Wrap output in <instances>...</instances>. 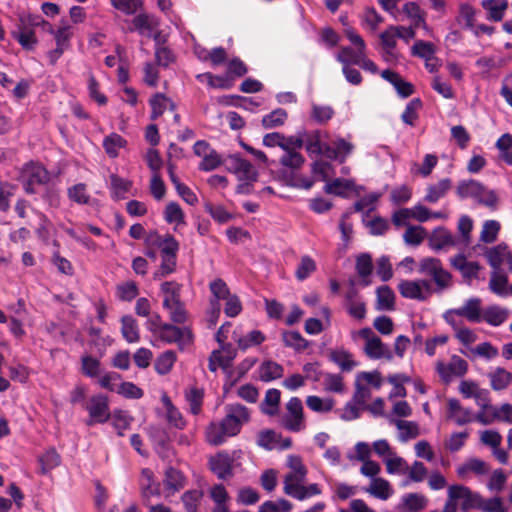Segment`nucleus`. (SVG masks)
I'll return each instance as SVG.
<instances>
[{"mask_svg":"<svg viewBox=\"0 0 512 512\" xmlns=\"http://www.w3.org/2000/svg\"><path fill=\"white\" fill-rule=\"evenodd\" d=\"M355 335L365 340L364 352L370 359L387 358L392 359L393 355L381 339L376 336L369 327L360 329Z\"/></svg>","mask_w":512,"mask_h":512,"instance_id":"6","label":"nucleus"},{"mask_svg":"<svg viewBox=\"0 0 512 512\" xmlns=\"http://www.w3.org/2000/svg\"><path fill=\"white\" fill-rule=\"evenodd\" d=\"M204 497V492L200 489H191L183 493L181 501L186 512H199V507Z\"/></svg>","mask_w":512,"mask_h":512,"instance_id":"36","label":"nucleus"},{"mask_svg":"<svg viewBox=\"0 0 512 512\" xmlns=\"http://www.w3.org/2000/svg\"><path fill=\"white\" fill-rule=\"evenodd\" d=\"M135 29L143 35L152 36V33L158 28L159 21L156 17L149 14H138L132 21Z\"/></svg>","mask_w":512,"mask_h":512,"instance_id":"25","label":"nucleus"},{"mask_svg":"<svg viewBox=\"0 0 512 512\" xmlns=\"http://www.w3.org/2000/svg\"><path fill=\"white\" fill-rule=\"evenodd\" d=\"M288 118L286 110L277 108L262 117L261 123L265 129H273L284 125Z\"/></svg>","mask_w":512,"mask_h":512,"instance_id":"41","label":"nucleus"},{"mask_svg":"<svg viewBox=\"0 0 512 512\" xmlns=\"http://www.w3.org/2000/svg\"><path fill=\"white\" fill-rule=\"evenodd\" d=\"M292 504L285 499L266 501L259 507V512H290Z\"/></svg>","mask_w":512,"mask_h":512,"instance_id":"64","label":"nucleus"},{"mask_svg":"<svg viewBox=\"0 0 512 512\" xmlns=\"http://www.w3.org/2000/svg\"><path fill=\"white\" fill-rule=\"evenodd\" d=\"M391 423L399 429V439L403 442L416 438L419 434V428L415 422L394 419Z\"/></svg>","mask_w":512,"mask_h":512,"instance_id":"43","label":"nucleus"},{"mask_svg":"<svg viewBox=\"0 0 512 512\" xmlns=\"http://www.w3.org/2000/svg\"><path fill=\"white\" fill-rule=\"evenodd\" d=\"M111 5L126 15H133L142 8L141 0H110Z\"/></svg>","mask_w":512,"mask_h":512,"instance_id":"61","label":"nucleus"},{"mask_svg":"<svg viewBox=\"0 0 512 512\" xmlns=\"http://www.w3.org/2000/svg\"><path fill=\"white\" fill-rule=\"evenodd\" d=\"M354 186L353 181L336 178L325 185V192L338 196H344L345 193L351 190Z\"/></svg>","mask_w":512,"mask_h":512,"instance_id":"53","label":"nucleus"},{"mask_svg":"<svg viewBox=\"0 0 512 512\" xmlns=\"http://www.w3.org/2000/svg\"><path fill=\"white\" fill-rule=\"evenodd\" d=\"M508 277L494 272L489 281V289L498 296H508Z\"/></svg>","mask_w":512,"mask_h":512,"instance_id":"52","label":"nucleus"},{"mask_svg":"<svg viewBox=\"0 0 512 512\" xmlns=\"http://www.w3.org/2000/svg\"><path fill=\"white\" fill-rule=\"evenodd\" d=\"M304 146L311 158L324 156V148L326 143H322V133L315 130L309 133H304Z\"/></svg>","mask_w":512,"mask_h":512,"instance_id":"21","label":"nucleus"},{"mask_svg":"<svg viewBox=\"0 0 512 512\" xmlns=\"http://www.w3.org/2000/svg\"><path fill=\"white\" fill-rule=\"evenodd\" d=\"M387 472L389 474H401L408 471L409 467L405 459L394 452L390 457L384 459Z\"/></svg>","mask_w":512,"mask_h":512,"instance_id":"54","label":"nucleus"},{"mask_svg":"<svg viewBox=\"0 0 512 512\" xmlns=\"http://www.w3.org/2000/svg\"><path fill=\"white\" fill-rule=\"evenodd\" d=\"M422 106V102L419 98L412 99L405 107L401 115V119L408 125H414V121L418 117V111Z\"/></svg>","mask_w":512,"mask_h":512,"instance_id":"63","label":"nucleus"},{"mask_svg":"<svg viewBox=\"0 0 512 512\" xmlns=\"http://www.w3.org/2000/svg\"><path fill=\"white\" fill-rule=\"evenodd\" d=\"M161 402L164 406L166 413V420L172 427L176 429H184L186 427V421L182 415V413L178 410V408L172 403L171 399L166 393H163L161 396Z\"/></svg>","mask_w":512,"mask_h":512,"instance_id":"19","label":"nucleus"},{"mask_svg":"<svg viewBox=\"0 0 512 512\" xmlns=\"http://www.w3.org/2000/svg\"><path fill=\"white\" fill-rule=\"evenodd\" d=\"M376 294L378 310L390 311L394 309L395 294L389 286L383 285L378 287Z\"/></svg>","mask_w":512,"mask_h":512,"instance_id":"40","label":"nucleus"},{"mask_svg":"<svg viewBox=\"0 0 512 512\" xmlns=\"http://www.w3.org/2000/svg\"><path fill=\"white\" fill-rule=\"evenodd\" d=\"M205 436L207 442L214 446L223 444L227 438L231 437L230 435H226L225 429L221 422L210 423L206 429Z\"/></svg>","mask_w":512,"mask_h":512,"instance_id":"39","label":"nucleus"},{"mask_svg":"<svg viewBox=\"0 0 512 512\" xmlns=\"http://www.w3.org/2000/svg\"><path fill=\"white\" fill-rule=\"evenodd\" d=\"M224 163L227 169L237 175L240 180L256 181L257 171L248 160L242 158L239 154L227 156Z\"/></svg>","mask_w":512,"mask_h":512,"instance_id":"10","label":"nucleus"},{"mask_svg":"<svg viewBox=\"0 0 512 512\" xmlns=\"http://www.w3.org/2000/svg\"><path fill=\"white\" fill-rule=\"evenodd\" d=\"M281 393L278 389L271 388L266 391L265 398L260 405L262 413L274 416L278 413Z\"/></svg>","mask_w":512,"mask_h":512,"instance_id":"34","label":"nucleus"},{"mask_svg":"<svg viewBox=\"0 0 512 512\" xmlns=\"http://www.w3.org/2000/svg\"><path fill=\"white\" fill-rule=\"evenodd\" d=\"M482 7L488 11V18L493 21H501L508 7L507 0H483Z\"/></svg>","mask_w":512,"mask_h":512,"instance_id":"37","label":"nucleus"},{"mask_svg":"<svg viewBox=\"0 0 512 512\" xmlns=\"http://www.w3.org/2000/svg\"><path fill=\"white\" fill-rule=\"evenodd\" d=\"M468 364L466 360L459 356H453L448 364L439 362L437 372L445 382H450L453 377L463 376L467 372Z\"/></svg>","mask_w":512,"mask_h":512,"instance_id":"14","label":"nucleus"},{"mask_svg":"<svg viewBox=\"0 0 512 512\" xmlns=\"http://www.w3.org/2000/svg\"><path fill=\"white\" fill-rule=\"evenodd\" d=\"M315 270V261L310 256L305 255L301 258V261L296 269L295 276L299 281H303L307 279Z\"/></svg>","mask_w":512,"mask_h":512,"instance_id":"60","label":"nucleus"},{"mask_svg":"<svg viewBox=\"0 0 512 512\" xmlns=\"http://www.w3.org/2000/svg\"><path fill=\"white\" fill-rule=\"evenodd\" d=\"M210 469L219 479H227L233 475V458L228 453H218L209 461Z\"/></svg>","mask_w":512,"mask_h":512,"instance_id":"18","label":"nucleus"},{"mask_svg":"<svg viewBox=\"0 0 512 512\" xmlns=\"http://www.w3.org/2000/svg\"><path fill=\"white\" fill-rule=\"evenodd\" d=\"M429 245L435 251L459 246L457 237L444 227L433 230L429 236Z\"/></svg>","mask_w":512,"mask_h":512,"instance_id":"17","label":"nucleus"},{"mask_svg":"<svg viewBox=\"0 0 512 512\" xmlns=\"http://www.w3.org/2000/svg\"><path fill=\"white\" fill-rule=\"evenodd\" d=\"M401 503L408 511H419L426 506L427 500L421 494L408 493L402 496Z\"/></svg>","mask_w":512,"mask_h":512,"instance_id":"51","label":"nucleus"},{"mask_svg":"<svg viewBox=\"0 0 512 512\" xmlns=\"http://www.w3.org/2000/svg\"><path fill=\"white\" fill-rule=\"evenodd\" d=\"M447 417L458 426H463L474 421V412L462 406L458 399L451 398L447 401Z\"/></svg>","mask_w":512,"mask_h":512,"instance_id":"15","label":"nucleus"},{"mask_svg":"<svg viewBox=\"0 0 512 512\" xmlns=\"http://www.w3.org/2000/svg\"><path fill=\"white\" fill-rule=\"evenodd\" d=\"M39 23H42L40 15L19 14L18 22L10 34L24 50L33 51L38 45L35 29L39 27Z\"/></svg>","mask_w":512,"mask_h":512,"instance_id":"1","label":"nucleus"},{"mask_svg":"<svg viewBox=\"0 0 512 512\" xmlns=\"http://www.w3.org/2000/svg\"><path fill=\"white\" fill-rule=\"evenodd\" d=\"M452 266L459 270L463 278L467 281H471L478 277L480 266L477 262H469L466 260L463 254H459L451 259Z\"/></svg>","mask_w":512,"mask_h":512,"instance_id":"22","label":"nucleus"},{"mask_svg":"<svg viewBox=\"0 0 512 512\" xmlns=\"http://www.w3.org/2000/svg\"><path fill=\"white\" fill-rule=\"evenodd\" d=\"M482 192V184L476 180H463L459 182L456 193L461 199L477 197Z\"/></svg>","mask_w":512,"mask_h":512,"instance_id":"38","label":"nucleus"},{"mask_svg":"<svg viewBox=\"0 0 512 512\" xmlns=\"http://www.w3.org/2000/svg\"><path fill=\"white\" fill-rule=\"evenodd\" d=\"M185 215L180 207V205L176 202H169L164 210V219L169 224L181 225L184 224Z\"/></svg>","mask_w":512,"mask_h":512,"instance_id":"47","label":"nucleus"},{"mask_svg":"<svg viewBox=\"0 0 512 512\" xmlns=\"http://www.w3.org/2000/svg\"><path fill=\"white\" fill-rule=\"evenodd\" d=\"M283 342L287 347H292L297 351L307 348L308 342L298 331H287L283 333Z\"/></svg>","mask_w":512,"mask_h":512,"instance_id":"55","label":"nucleus"},{"mask_svg":"<svg viewBox=\"0 0 512 512\" xmlns=\"http://www.w3.org/2000/svg\"><path fill=\"white\" fill-rule=\"evenodd\" d=\"M329 358L343 372H350L357 366V362L352 359V354L345 349L332 350Z\"/></svg>","mask_w":512,"mask_h":512,"instance_id":"29","label":"nucleus"},{"mask_svg":"<svg viewBox=\"0 0 512 512\" xmlns=\"http://www.w3.org/2000/svg\"><path fill=\"white\" fill-rule=\"evenodd\" d=\"M249 419L250 412L247 407L241 404H228L225 406V417L220 422L226 435L233 437L240 433L242 426Z\"/></svg>","mask_w":512,"mask_h":512,"instance_id":"2","label":"nucleus"},{"mask_svg":"<svg viewBox=\"0 0 512 512\" xmlns=\"http://www.w3.org/2000/svg\"><path fill=\"white\" fill-rule=\"evenodd\" d=\"M418 272L431 277L438 290L446 289L451 285V274L444 270L441 261L437 258H423L419 263Z\"/></svg>","mask_w":512,"mask_h":512,"instance_id":"5","label":"nucleus"},{"mask_svg":"<svg viewBox=\"0 0 512 512\" xmlns=\"http://www.w3.org/2000/svg\"><path fill=\"white\" fill-rule=\"evenodd\" d=\"M426 237V230L422 226L408 225L403 235L404 242L407 245L418 246Z\"/></svg>","mask_w":512,"mask_h":512,"instance_id":"50","label":"nucleus"},{"mask_svg":"<svg viewBox=\"0 0 512 512\" xmlns=\"http://www.w3.org/2000/svg\"><path fill=\"white\" fill-rule=\"evenodd\" d=\"M121 324V333L127 342L136 343L140 340L137 321L131 315H124L121 318Z\"/></svg>","mask_w":512,"mask_h":512,"instance_id":"31","label":"nucleus"},{"mask_svg":"<svg viewBox=\"0 0 512 512\" xmlns=\"http://www.w3.org/2000/svg\"><path fill=\"white\" fill-rule=\"evenodd\" d=\"M365 491L380 500L389 499L394 492L389 481L381 477L373 478Z\"/></svg>","mask_w":512,"mask_h":512,"instance_id":"23","label":"nucleus"},{"mask_svg":"<svg viewBox=\"0 0 512 512\" xmlns=\"http://www.w3.org/2000/svg\"><path fill=\"white\" fill-rule=\"evenodd\" d=\"M284 368L274 361H265L259 367V378L263 382H270L283 376Z\"/></svg>","mask_w":512,"mask_h":512,"instance_id":"32","label":"nucleus"},{"mask_svg":"<svg viewBox=\"0 0 512 512\" xmlns=\"http://www.w3.org/2000/svg\"><path fill=\"white\" fill-rule=\"evenodd\" d=\"M125 145L126 140L117 133H111L103 140V147L111 158L117 157L119 154V149L123 148Z\"/></svg>","mask_w":512,"mask_h":512,"instance_id":"42","label":"nucleus"},{"mask_svg":"<svg viewBox=\"0 0 512 512\" xmlns=\"http://www.w3.org/2000/svg\"><path fill=\"white\" fill-rule=\"evenodd\" d=\"M488 471V464L478 458H469L457 468V474L461 478H464L469 472H473L477 475H484L488 473Z\"/></svg>","mask_w":512,"mask_h":512,"instance_id":"30","label":"nucleus"},{"mask_svg":"<svg viewBox=\"0 0 512 512\" xmlns=\"http://www.w3.org/2000/svg\"><path fill=\"white\" fill-rule=\"evenodd\" d=\"M355 146L343 137H336L331 144L325 145L324 157L343 164L353 153Z\"/></svg>","mask_w":512,"mask_h":512,"instance_id":"11","label":"nucleus"},{"mask_svg":"<svg viewBox=\"0 0 512 512\" xmlns=\"http://www.w3.org/2000/svg\"><path fill=\"white\" fill-rule=\"evenodd\" d=\"M435 46L431 42L418 40L412 46V54L424 60L435 57Z\"/></svg>","mask_w":512,"mask_h":512,"instance_id":"58","label":"nucleus"},{"mask_svg":"<svg viewBox=\"0 0 512 512\" xmlns=\"http://www.w3.org/2000/svg\"><path fill=\"white\" fill-rule=\"evenodd\" d=\"M452 182L449 178L441 179L438 183L427 187L424 200L428 203H437L451 189Z\"/></svg>","mask_w":512,"mask_h":512,"instance_id":"26","label":"nucleus"},{"mask_svg":"<svg viewBox=\"0 0 512 512\" xmlns=\"http://www.w3.org/2000/svg\"><path fill=\"white\" fill-rule=\"evenodd\" d=\"M149 103H150V106L152 109V113L150 116V118L152 120H156L157 118H159L164 113V111L166 110V108L168 106H169V109L172 111L175 110V107H176L174 102L171 101L169 98H167L162 93H156L150 99Z\"/></svg>","mask_w":512,"mask_h":512,"instance_id":"33","label":"nucleus"},{"mask_svg":"<svg viewBox=\"0 0 512 512\" xmlns=\"http://www.w3.org/2000/svg\"><path fill=\"white\" fill-rule=\"evenodd\" d=\"M493 390L501 391L512 383V373L502 367H497L488 374Z\"/></svg>","mask_w":512,"mask_h":512,"instance_id":"27","label":"nucleus"},{"mask_svg":"<svg viewBox=\"0 0 512 512\" xmlns=\"http://www.w3.org/2000/svg\"><path fill=\"white\" fill-rule=\"evenodd\" d=\"M287 467L290 471L284 478V492L288 496H292L305 483L307 468L303 464L302 459L297 455H289L287 457Z\"/></svg>","mask_w":512,"mask_h":512,"instance_id":"3","label":"nucleus"},{"mask_svg":"<svg viewBox=\"0 0 512 512\" xmlns=\"http://www.w3.org/2000/svg\"><path fill=\"white\" fill-rule=\"evenodd\" d=\"M500 223L496 220H487L483 224L480 240L484 243H492L497 239Z\"/></svg>","mask_w":512,"mask_h":512,"instance_id":"59","label":"nucleus"},{"mask_svg":"<svg viewBox=\"0 0 512 512\" xmlns=\"http://www.w3.org/2000/svg\"><path fill=\"white\" fill-rule=\"evenodd\" d=\"M142 475H143V477H145V479L147 481L146 483H144V482L142 483V486H141L142 496L145 499H149V498L155 497V496H160V494H161L160 484L153 480V474H152L151 470L143 469Z\"/></svg>","mask_w":512,"mask_h":512,"instance_id":"44","label":"nucleus"},{"mask_svg":"<svg viewBox=\"0 0 512 512\" xmlns=\"http://www.w3.org/2000/svg\"><path fill=\"white\" fill-rule=\"evenodd\" d=\"M472 228V219L467 215L461 216L458 221V232L460 236L457 237V241L459 247H467L470 244V233L472 231Z\"/></svg>","mask_w":512,"mask_h":512,"instance_id":"45","label":"nucleus"},{"mask_svg":"<svg viewBox=\"0 0 512 512\" xmlns=\"http://www.w3.org/2000/svg\"><path fill=\"white\" fill-rule=\"evenodd\" d=\"M163 307L169 312L172 322L182 324L187 320V312L181 300L164 299Z\"/></svg>","mask_w":512,"mask_h":512,"instance_id":"28","label":"nucleus"},{"mask_svg":"<svg viewBox=\"0 0 512 512\" xmlns=\"http://www.w3.org/2000/svg\"><path fill=\"white\" fill-rule=\"evenodd\" d=\"M176 361V353L172 350L165 351L155 361L154 367L158 374L169 373Z\"/></svg>","mask_w":512,"mask_h":512,"instance_id":"46","label":"nucleus"},{"mask_svg":"<svg viewBox=\"0 0 512 512\" xmlns=\"http://www.w3.org/2000/svg\"><path fill=\"white\" fill-rule=\"evenodd\" d=\"M398 289L404 298L424 301L431 293V282L428 280H403L399 283Z\"/></svg>","mask_w":512,"mask_h":512,"instance_id":"12","label":"nucleus"},{"mask_svg":"<svg viewBox=\"0 0 512 512\" xmlns=\"http://www.w3.org/2000/svg\"><path fill=\"white\" fill-rule=\"evenodd\" d=\"M306 404L312 411L323 413L332 410L334 401L332 399L324 400L318 396L312 395L307 397Z\"/></svg>","mask_w":512,"mask_h":512,"instance_id":"62","label":"nucleus"},{"mask_svg":"<svg viewBox=\"0 0 512 512\" xmlns=\"http://www.w3.org/2000/svg\"><path fill=\"white\" fill-rule=\"evenodd\" d=\"M322 385L325 391L333 393H343L344 383L340 374L322 373Z\"/></svg>","mask_w":512,"mask_h":512,"instance_id":"48","label":"nucleus"},{"mask_svg":"<svg viewBox=\"0 0 512 512\" xmlns=\"http://www.w3.org/2000/svg\"><path fill=\"white\" fill-rule=\"evenodd\" d=\"M508 254H510V252L508 251V246L505 243H501L495 247L489 248L486 251L485 256L487 258L489 265L493 269L497 270L500 268L504 259L507 260Z\"/></svg>","mask_w":512,"mask_h":512,"instance_id":"35","label":"nucleus"},{"mask_svg":"<svg viewBox=\"0 0 512 512\" xmlns=\"http://www.w3.org/2000/svg\"><path fill=\"white\" fill-rule=\"evenodd\" d=\"M186 478L183 473L173 467L165 470L163 484L168 495H173L185 486Z\"/></svg>","mask_w":512,"mask_h":512,"instance_id":"20","label":"nucleus"},{"mask_svg":"<svg viewBox=\"0 0 512 512\" xmlns=\"http://www.w3.org/2000/svg\"><path fill=\"white\" fill-rule=\"evenodd\" d=\"M186 401L189 404L190 412L197 415L201 411L203 392L196 387H191L186 391Z\"/></svg>","mask_w":512,"mask_h":512,"instance_id":"57","label":"nucleus"},{"mask_svg":"<svg viewBox=\"0 0 512 512\" xmlns=\"http://www.w3.org/2000/svg\"><path fill=\"white\" fill-rule=\"evenodd\" d=\"M472 497V492L467 487L452 485L448 488V499L442 512H457L458 500H463V508H466L469 506Z\"/></svg>","mask_w":512,"mask_h":512,"instance_id":"13","label":"nucleus"},{"mask_svg":"<svg viewBox=\"0 0 512 512\" xmlns=\"http://www.w3.org/2000/svg\"><path fill=\"white\" fill-rule=\"evenodd\" d=\"M49 179V172L38 163L27 164L20 175V182L29 194L37 193L38 187L45 185Z\"/></svg>","mask_w":512,"mask_h":512,"instance_id":"4","label":"nucleus"},{"mask_svg":"<svg viewBox=\"0 0 512 512\" xmlns=\"http://www.w3.org/2000/svg\"><path fill=\"white\" fill-rule=\"evenodd\" d=\"M40 473L47 474L60 464V455L55 449L47 450L39 457Z\"/></svg>","mask_w":512,"mask_h":512,"instance_id":"49","label":"nucleus"},{"mask_svg":"<svg viewBox=\"0 0 512 512\" xmlns=\"http://www.w3.org/2000/svg\"><path fill=\"white\" fill-rule=\"evenodd\" d=\"M456 316L464 317L471 323L482 321V300L477 297L467 299L461 307L454 308Z\"/></svg>","mask_w":512,"mask_h":512,"instance_id":"16","label":"nucleus"},{"mask_svg":"<svg viewBox=\"0 0 512 512\" xmlns=\"http://www.w3.org/2000/svg\"><path fill=\"white\" fill-rule=\"evenodd\" d=\"M509 316V310L498 305H491L483 309L482 321L497 327L503 324Z\"/></svg>","mask_w":512,"mask_h":512,"instance_id":"24","label":"nucleus"},{"mask_svg":"<svg viewBox=\"0 0 512 512\" xmlns=\"http://www.w3.org/2000/svg\"><path fill=\"white\" fill-rule=\"evenodd\" d=\"M86 410L89 414L86 420L88 426L106 423L111 416L109 400L104 394L93 395L86 405Z\"/></svg>","mask_w":512,"mask_h":512,"instance_id":"7","label":"nucleus"},{"mask_svg":"<svg viewBox=\"0 0 512 512\" xmlns=\"http://www.w3.org/2000/svg\"><path fill=\"white\" fill-rule=\"evenodd\" d=\"M287 413L282 418V425L291 432H299L305 428L303 405L298 397H292L286 404Z\"/></svg>","mask_w":512,"mask_h":512,"instance_id":"8","label":"nucleus"},{"mask_svg":"<svg viewBox=\"0 0 512 512\" xmlns=\"http://www.w3.org/2000/svg\"><path fill=\"white\" fill-rule=\"evenodd\" d=\"M264 341H265V336L261 331L252 330L247 335L240 337L237 340V343H238V347L241 350L245 351L252 346L260 345Z\"/></svg>","mask_w":512,"mask_h":512,"instance_id":"56","label":"nucleus"},{"mask_svg":"<svg viewBox=\"0 0 512 512\" xmlns=\"http://www.w3.org/2000/svg\"><path fill=\"white\" fill-rule=\"evenodd\" d=\"M159 337L166 343H177L181 348L190 344L193 340V334L187 327H177L172 324L163 323L159 328Z\"/></svg>","mask_w":512,"mask_h":512,"instance_id":"9","label":"nucleus"}]
</instances>
